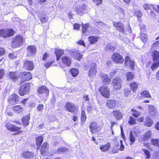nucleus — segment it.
I'll list each match as a JSON object with an SVG mask.
<instances>
[{"label": "nucleus", "instance_id": "obj_1", "mask_svg": "<svg viewBox=\"0 0 159 159\" xmlns=\"http://www.w3.org/2000/svg\"><path fill=\"white\" fill-rule=\"evenodd\" d=\"M122 83V80L120 77H118L113 79L111 84L113 89L117 90L120 89L121 88Z\"/></svg>", "mask_w": 159, "mask_h": 159}, {"label": "nucleus", "instance_id": "obj_2", "mask_svg": "<svg viewBox=\"0 0 159 159\" xmlns=\"http://www.w3.org/2000/svg\"><path fill=\"white\" fill-rule=\"evenodd\" d=\"M19 77L22 80L20 84L22 83L25 81L30 80L32 78L30 72L21 73L19 75Z\"/></svg>", "mask_w": 159, "mask_h": 159}, {"label": "nucleus", "instance_id": "obj_3", "mask_svg": "<svg viewBox=\"0 0 159 159\" xmlns=\"http://www.w3.org/2000/svg\"><path fill=\"white\" fill-rule=\"evenodd\" d=\"M111 59L116 63H122L124 62L122 57L118 53H114L112 55Z\"/></svg>", "mask_w": 159, "mask_h": 159}, {"label": "nucleus", "instance_id": "obj_4", "mask_svg": "<svg viewBox=\"0 0 159 159\" xmlns=\"http://www.w3.org/2000/svg\"><path fill=\"white\" fill-rule=\"evenodd\" d=\"M29 84H26L22 85L19 89V94L21 96H24L29 93Z\"/></svg>", "mask_w": 159, "mask_h": 159}, {"label": "nucleus", "instance_id": "obj_5", "mask_svg": "<svg viewBox=\"0 0 159 159\" xmlns=\"http://www.w3.org/2000/svg\"><path fill=\"white\" fill-rule=\"evenodd\" d=\"M99 91L102 95L104 97L106 98H108L109 97L110 90L106 86L101 87L99 89Z\"/></svg>", "mask_w": 159, "mask_h": 159}, {"label": "nucleus", "instance_id": "obj_6", "mask_svg": "<svg viewBox=\"0 0 159 159\" xmlns=\"http://www.w3.org/2000/svg\"><path fill=\"white\" fill-rule=\"evenodd\" d=\"M23 43V39L20 36H18L15 38L12 43L13 48H16L21 46Z\"/></svg>", "mask_w": 159, "mask_h": 159}, {"label": "nucleus", "instance_id": "obj_7", "mask_svg": "<svg viewBox=\"0 0 159 159\" xmlns=\"http://www.w3.org/2000/svg\"><path fill=\"white\" fill-rule=\"evenodd\" d=\"M91 132L92 133H95L100 131L101 128L95 122H92L89 126Z\"/></svg>", "mask_w": 159, "mask_h": 159}, {"label": "nucleus", "instance_id": "obj_8", "mask_svg": "<svg viewBox=\"0 0 159 159\" xmlns=\"http://www.w3.org/2000/svg\"><path fill=\"white\" fill-rule=\"evenodd\" d=\"M125 66H129L130 68L133 70L134 67L135 62L133 60L130 59L128 56H127L125 59Z\"/></svg>", "mask_w": 159, "mask_h": 159}, {"label": "nucleus", "instance_id": "obj_9", "mask_svg": "<svg viewBox=\"0 0 159 159\" xmlns=\"http://www.w3.org/2000/svg\"><path fill=\"white\" fill-rule=\"evenodd\" d=\"M27 55L30 57L35 54L36 52V48L34 46H29L27 48Z\"/></svg>", "mask_w": 159, "mask_h": 159}, {"label": "nucleus", "instance_id": "obj_10", "mask_svg": "<svg viewBox=\"0 0 159 159\" xmlns=\"http://www.w3.org/2000/svg\"><path fill=\"white\" fill-rule=\"evenodd\" d=\"M3 37L4 38H8L13 36L14 34V30L12 29H3Z\"/></svg>", "mask_w": 159, "mask_h": 159}, {"label": "nucleus", "instance_id": "obj_11", "mask_svg": "<svg viewBox=\"0 0 159 159\" xmlns=\"http://www.w3.org/2000/svg\"><path fill=\"white\" fill-rule=\"evenodd\" d=\"M18 96L16 94L14 93L9 97L8 102L11 104H14L16 103L18 101Z\"/></svg>", "mask_w": 159, "mask_h": 159}, {"label": "nucleus", "instance_id": "obj_12", "mask_svg": "<svg viewBox=\"0 0 159 159\" xmlns=\"http://www.w3.org/2000/svg\"><path fill=\"white\" fill-rule=\"evenodd\" d=\"M6 127L7 129L13 131H20V127L13 125L9 122L6 124Z\"/></svg>", "mask_w": 159, "mask_h": 159}, {"label": "nucleus", "instance_id": "obj_13", "mask_svg": "<svg viewBox=\"0 0 159 159\" xmlns=\"http://www.w3.org/2000/svg\"><path fill=\"white\" fill-rule=\"evenodd\" d=\"M114 26L116 28V30L120 32L124 33L125 30L123 24L120 22H113Z\"/></svg>", "mask_w": 159, "mask_h": 159}, {"label": "nucleus", "instance_id": "obj_14", "mask_svg": "<svg viewBox=\"0 0 159 159\" xmlns=\"http://www.w3.org/2000/svg\"><path fill=\"white\" fill-rule=\"evenodd\" d=\"M139 133V131L138 130H136L132 132L131 131L130 132V136H129V140L130 143L129 144L130 145L132 144L135 141V137L134 135H137Z\"/></svg>", "mask_w": 159, "mask_h": 159}, {"label": "nucleus", "instance_id": "obj_15", "mask_svg": "<svg viewBox=\"0 0 159 159\" xmlns=\"http://www.w3.org/2000/svg\"><path fill=\"white\" fill-rule=\"evenodd\" d=\"M65 107L67 110L71 112H74L77 109L76 107L70 102L66 103L65 105Z\"/></svg>", "mask_w": 159, "mask_h": 159}, {"label": "nucleus", "instance_id": "obj_16", "mask_svg": "<svg viewBox=\"0 0 159 159\" xmlns=\"http://www.w3.org/2000/svg\"><path fill=\"white\" fill-rule=\"evenodd\" d=\"M61 61L63 63L67 66H70L71 63V58L67 56L62 57Z\"/></svg>", "mask_w": 159, "mask_h": 159}, {"label": "nucleus", "instance_id": "obj_17", "mask_svg": "<svg viewBox=\"0 0 159 159\" xmlns=\"http://www.w3.org/2000/svg\"><path fill=\"white\" fill-rule=\"evenodd\" d=\"M106 105L109 108L114 109L116 106V101L113 99H109L107 101Z\"/></svg>", "mask_w": 159, "mask_h": 159}, {"label": "nucleus", "instance_id": "obj_18", "mask_svg": "<svg viewBox=\"0 0 159 159\" xmlns=\"http://www.w3.org/2000/svg\"><path fill=\"white\" fill-rule=\"evenodd\" d=\"M149 113L152 117L157 115V111L155 107L153 105H150L149 107Z\"/></svg>", "mask_w": 159, "mask_h": 159}, {"label": "nucleus", "instance_id": "obj_19", "mask_svg": "<svg viewBox=\"0 0 159 159\" xmlns=\"http://www.w3.org/2000/svg\"><path fill=\"white\" fill-rule=\"evenodd\" d=\"M24 66L26 69L29 70L33 69L34 66L33 61H26L25 62Z\"/></svg>", "mask_w": 159, "mask_h": 159}, {"label": "nucleus", "instance_id": "obj_20", "mask_svg": "<svg viewBox=\"0 0 159 159\" xmlns=\"http://www.w3.org/2000/svg\"><path fill=\"white\" fill-rule=\"evenodd\" d=\"M38 92L40 94H44V96H47L48 94L49 90L45 86H41L38 89Z\"/></svg>", "mask_w": 159, "mask_h": 159}, {"label": "nucleus", "instance_id": "obj_21", "mask_svg": "<svg viewBox=\"0 0 159 159\" xmlns=\"http://www.w3.org/2000/svg\"><path fill=\"white\" fill-rule=\"evenodd\" d=\"M112 114L115 116L116 119L117 120L120 119L123 116V114L121 113L120 111L118 110L113 111Z\"/></svg>", "mask_w": 159, "mask_h": 159}, {"label": "nucleus", "instance_id": "obj_22", "mask_svg": "<svg viewBox=\"0 0 159 159\" xmlns=\"http://www.w3.org/2000/svg\"><path fill=\"white\" fill-rule=\"evenodd\" d=\"M101 80L102 82L106 84H109L111 82V80L108 78L107 75L105 74H102Z\"/></svg>", "mask_w": 159, "mask_h": 159}, {"label": "nucleus", "instance_id": "obj_23", "mask_svg": "<svg viewBox=\"0 0 159 159\" xmlns=\"http://www.w3.org/2000/svg\"><path fill=\"white\" fill-rule=\"evenodd\" d=\"M21 156L26 159L32 158L33 157V154L30 152L24 151L21 154Z\"/></svg>", "mask_w": 159, "mask_h": 159}, {"label": "nucleus", "instance_id": "obj_24", "mask_svg": "<svg viewBox=\"0 0 159 159\" xmlns=\"http://www.w3.org/2000/svg\"><path fill=\"white\" fill-rule=\"evenodd\" d=\"M80 7L81 8V11H79L80 15H82L83 14L87 12L88 10V8L85 4H80Z\"/></svg>", "mask_w": 159, "mask_h": 159}, {"label": "nucleus", "instance_id": "obj_25", "mask_svg": "<svg viewBox=\"0 0 159 159\" xmlns=\"http://www.w3.org/2000/svg\"><path fill=\"white\" fill-rule=\"evenodd\" d=\"M153 123V121L150 118L149 116H148L146 117L145 122V125L146 126L148 127H151L152 126Z\"/></svg>", "mask_w": 159, "mask_h": 159}, {"label": "nucleus", "instance_id": "obj_26", "mask_svg": "<svg viewBox=\"0 0 159 159\" xmlns=\"http://www.w3.org/2000/svg\"><path fill=\"white\" fill-rule=\"evenodd\" d=\"M99 38L96 36H90L88 38V39L90 43L91 44H94L97 42Z\"/></svg>", "mask_w": 159, "mask_h": 159}, {"label": "nucleus", "instance_id": "obj_27", "mask_svg": "<svg viewBox=\"0 0 159 159\" xmlns=\"http://www.w3.org/2000/svg\"><path fill=\"white\" fill-rule=\"evenodd\" d=\"M139 84L137 83L133 82H131L129 85V87L131 89L133 92H135L137 89L138 87Z\"/></svg>", "mask_w": 159, "mask_h": 159}, {"label": "nucleus", "instance_id": "obj_28", "mask_svg": "<svg viewBox=\"0 0 159 159\" xmlns=\"http://www.w3.org/2000/svg\"><path fill=\"white\" fill-rule=\"evenodd\" d=\"M12 109L17 114L20 113L23 110L22 107L19 105H16L13 106Z\"/></svg>", "mask_w": 159, "mask_h": 159}, {"label": "nucleus", "instance_id": "obj_29", "mask_svg": "<svg viewBox=\"0 0 159 159\" xmlns=\"http://www.w3.org/2000/svg\"><path fill=\"white\" fill-rule=\"evenodd\" d=\"M55 53L57 57V60L59 61L61 57L64 54V51L61 50L56 49L55 51Z\"/></svg>", "mask_w": 159, "mask_h": 159}, {"label": "nucleus", "instance_id": "obj_30", "mask_svg": "<svg viewBox=\"0 0 159 159\" xmlns=\"http://www.w3.org/2000/svg\"><path fill=\"white\" fill-rule=\"evenodd\" d=\"M110 147V143H107L106 144L100 145V149L102 152H105L108 150Z\"/></svg>", "mask_w": 159, "mask_h": 159}, {"label": "nucleus", "instance_id": "obj_31", "mask_svg": "<svg viewBox=\"0 0 159 159\" xmlns=\"http://www.w3.org/2000/svg\"><path fill=\"white\" fill-rule=\"evenodd\" d=\"M152 57L154 61H156L159 59V52L155 50L153 51L152 53Z\"/></svg>", "mask_w": 159, "mask_h": 159}, {"label": "nucleus", "instance_id": "obj_32", "mask_svg": "<svg viewBox=\"0 0 159 159\" xmlns=\"http://www.w3.org/2000/svg\"><path fill=\"white\" fill-rule=\"evenodd\" d=\"M48 148V145L47 143H44L43 144L41 149L40 152L42 155H43V153L47 151Z\"/></svg>", "mask_w": 159, "mask_h": 159}, {"label": "nucleus", "instance_id": "obj_33", "mask_svg": "<svg viewBox=\"0 0 159 159\" xmlns=\"http://www.w3.org/2000/svg\"><path fill=\"white\" fill-rule=\"evenodd\" d=\"M73 8L75 9V11L80 15L79 11H81V8L80 7V4L79 2H76L74 4L73 6Z\"/></svg>", "mask_w": 159, "mask_h": 159}, {"label": "nucleus", "instance_id": "obj_34", "mask_svg": "<svg viewBox=\"0 0 159 159\" xmlns=\"http://www.w3.org/2000/svg\"><path fill=\"white\" fill-rule=\"evenodd\" d=\"M143 8L145 10H148L149 9H153L154 10L155 9H157L155 6L152 5H148L147 4L145 3L143 5Z\"/></svg>", "mask_w": 159, "mask_h": 159}, {"label": "nucleus", "instance_id": "obj_35", "mask_svg": "<svg viewBox=\"0 0 159 159\" xmlns=\"http://www.w3.org/2000/svg\"><path fill=\"white\" fill-rule=\"evenodd\" d=\"M30 119V117L27 115L25 116L22 119V121L23 125L25 126H27L29 125V121Z\"/></svg>", "mask_w": 159, "mask_h": 159}, {"label": "nucleus", "instance_id": "obj_36", "mask_svg": "<svg viewBox=\"0 0 159 159\" xmlns=\"http://www.w3.org/2000/svg\"><path fill=\"white\" fill-rule=\"evenodd\" d=\"M70 72L72 75L74 77L77 76L79 73L78 70L76 68L72 69L70 70Z\"/></svg>", "mask_w": 159, "mask_h": 159}, {"label": "nucleus", "instance_id": "obj_37", "mask_svg": "<svg viewBox=\"0 0 159 159\" xmlns=\"http://www.w3.org/2000/svg\"><path fill=\"white\" fill-rule=\"evenodd\" d=\"M126 78L127 81L130 80L134 78V75L131 72H128L126 74Z\"/></svg>", "mask_w": 159, "mask_h": 159}, {"label": "nucleus", "instance_id": "obj_38", "mask_svg": "<svg viewBox=\"0 0 159 159\" xmlns=\"http://www.w3.org/2000/svg\"><path fill=\"white\" fill-rule=\"evenodd\" d=\"M90 27L88 24H85L83 25L82 28V32L83 33L85 34L89 31L88 29Z\"/></svg>", "mask_w": 159, "mask_h": 159}, {"label": "nucleus", "instance_id": "obj_39", "mask_svg": "<svg viewBox=\"0 0 159 159\" xmlns=\"http://www.w3.org/2000/svg\"><path fill=\"white\" fill-rule=\"evenodd\" d=\"M9 75L11 79L14 82L16 81L18 78L16 74V73L11 72Z\"/></svg>", "mask_w": 159, "mask_h": 159}, {"label": "nucleus", "instance_id": "obj_40", "mask_svg": "<svg viewBox=\"0 0 159 159\" xmlns=\"http://www.w3.org/2000/svg\"><path fill=\"white\" fill-rule=\"evenodd\" d=\"M140 38L144 43L147 42L148 40V36L145 33H142L140 35Z\"/></svg>", "mask_w": 159, "mask_h": 159}, {"label": "nucleus", "instance_id": "obj_41", "mask_svg": "<svg viewBox=\"0 0 159 159\" xmlns=\"http://www.w3.org/2000/svg\"><path fill=\"white\" fill-rule=\"evenodd\" d=\"M73 55L74 58L78 60H80L82 57V55L76 52H74Z\"/></svg>", "mask_w": 159, "mask_h": 159}, {"label": "nucleus", "instance_id": "obj_42", "mask_svg": "<svg viewBox=\"0 0 159 159\" xmlns=\"http://www.w3.org/2000/svg\"><path fill=\"white\" fill-rule=\"evenodd\" d=\"M142 151L144 152V155L146 156L145 157L146 159H148L151 158L150 153L148 150L145 149H142Z\"/></svg>", "mask_w": 159, "mask_h": 159}, {"label": "nucleus", "instance_id": "obj_43", "mask_svg": "<svg viewBox=\"0 0 159 159\" xmlns=\"http://www.w3.org/2000/svg\"><path fill=\"white\" fill-rule=\"evenodd\" d=\"M43 140V138L41 136H38L36 139V144L37 145H38L39 147Z\"/></svg>", "mask_w": 159, "mask_h": 159}, {"label": "nucleus", "instance_id": "obj_44", "mask_svg": "<svg viewBox=\"0 0 159 159\" xmlns=\"http://www.w3.org/2000/svg\"><path fill=\"white\" fill-rule=\"evenodd\" d=\"M116 8L119 11L118 13L120 15L121 17H124L125 16V11L124 10L119 6H117Z\"/></svg>", "mask_w": 159, "mask_h": 159}, {"label": "nucleus", "instance_id": "obj_45", "mask_svg": "<svg viewBox=\"0 0 159 159\" xmlns=\"http://www.w3.org/2000/svg\"><path fill=\"white\" fill-rule=\"evenodd\" d=\"M96 72V69H90L89 71V75L91 77H93L95 75Z\"/></svg>", "mask_w": 159, "mask_h": 159}, {"label": "nucleus", "instance_id": "obj_46", "mask_svg": "<svg viewBox=\"0 0 159 159\" xmlns=\"http://www.w3.org/2000/svg\"><path fill=\"white\" fill-rule=\"evenodd\" d=\"M151 135V132L150 131H148L145 134L143 135V140H145L150 138Z\"/></svg>", "mask_w": 159, "mask_h": 159}, {"label": "nucleus", "instance_id": "obj_47", "mask_svg": "<svg viewBox=\"0 0 159 159\" xmlns=\"http://www.w3.org/2000/svg\"><path fill=\"white\" fill-rule=\"evenodd\" d=\"M131 110L132 112L133 116L135 117H138L141 115L140 112H138L134 108L132 109Z\"/></svg>", "mask_w": 159, "mask_h": 159}, {"label": "nucleus", "instance_id": "obj_48", "mask_svg": "<svg viewBox=\"0 0 159 159\" xmlns=\"http://www.w3.org/2000/svg\"><path fill=\"white\" fill-rule=\"evenodd\" d=\"M123 92L124 94L126 97H128L131 93V91L128 88H125Z\"/></svg>", "mask_w": 159, "mask_h": 159}, {"label": "nucleus", "instance_id": "obj_49", "mask_svg": "<svg viewBox=\"0 0 159 159\" xmlns=\"http://www.w3.org/2000/svg\"><path fill=\"white\" fill-rule=\"evenodd\" d=\"M141 95L146 98H150L151 97V95L146 90H144L141 93Z\"/></svg>", "mask_w": 159, "mask_h": 159}, {"label": "nucleus", "instance_id": "obj_50", "mask_svg": "<svg viewBox=\"0 0 159 159\" xmlns=\"http://www.w3.org/2000/svg\"><path fill=\"white\" fill-rule=\"evenodd\" d=\"M129 123L131 125H134L136 123V120L133 117L131 116L129 117V119L128 121Z\"/></svg>", "mask_w": 159, "mask_h": 159}, {"label": "nucleus", "instance_id": "obj_51", "mask_svg": "<svg viewBox=\"0 0 159 159\" xmlns=\"http://www.w3.org/2000/svg\"><path fill=\"white\" fill-rule=\"evenodd\" d=\"M86 119L85 113L84 111L82 110L81 112V121L84 122Z\"/></svg>", "mask_w": 159, "mask_h": 159}, {"label": "nucleus", "instance_id": "obj_52", "mask_svg": "<svg viewBox=\"0 0 159 159\" xmlns=\"http://www.w3.org/2000/svg\"><path fill=\"white\" fill-rule=\"evenodd\" d=\"M151 142L153 145H156L159 147V139H152Z\"/></svg>", "mask_w": 159, "mask_h": 159}, {"label": "nucleus", "instance_id": "obj_53", "mask_svg": "<svg viewBox=\"0 0 159 159\" xmlns=\"http://www.w3.org/2000/svg\"><path fill=\"white\" fill-rule=\"evenodd\" d=\"M67 151V149L64 148H60L57 150V152L60 153Z\"/></svg>", "mask_w": 159, "mask_h": 159}, {"label": "nucleus", "instance_id": "obj_54", "mask_svg": "<svg viewBox=\"0 0 159 159\" xmlns=\"http://www.w3.org/2000/svg\"><path fill=\"white\" fill-rule=\"evenodd\" d=\"M43 107L44 106L43 104H39L37 107V110L40 112H42Z\"/></svg>", "mask_w": 159, "mask_h": 159}, {"label": "nucleus", "instance_id": "obj_55", "mask_svg": "<svg viewBox=\"0 0 159 159\" xmlns=\"http://www.w3.org/2000/svg\"><path fill=\"white\" fill-rule=\"evenodd\" d=\"M106 48L107 49H110L112 50H114L115 49V47L112 46L110 43H109L107 45Z\"/></svg>", "mask_w": 159, "mask_h": 159}, {"label": "nucleus", "instance_id": "obj_56", "mask_svg": "<svg viewBox=\"0 0 159 159\" xmlns=\"http://www.w3.org/2000/svg\"><path fill=\"white\" fill-rule=\"evenodd\" d=\"M93 2L96 5H99L102 2V0H92Z\"/></svg>", "mask_w": 159, "mask_h": 159}, {"label": "nucleus", "instance_id": "obj_57", "mask_svg": "<svg viewBox=\"0 0 159 159\" xmlns=\"http://www.w3.org/2000/svg\"><path fill=\"white\" fill-rule=\"evenodd\" d=\"M136 15L139 17H141L142 16V13L140 11H137L135 13Z\"/></svg>", "mask_w": 159, "mask_h": 159}, {"label": "nucleus", "instance_id": "obj_58", "mask_svg": "<svg viewBox=\"0 0 159 159\" xmlns=\"http://www.w3.org/2000/svg\"><path fill=\"white\" fill-rule=\"evenodd\" d=\"M159 46V41L154 43L152 46V48H155Z\"/></svg>", "mask_w": 159, "mask_h": 159}, {"label": "nucleus", "instance_id": "obj_59", "mask_svg": "<svg viewBox=\"0 0 159 159\" xmlns=\"http://www.w3.org/2000/svg\"><path fill=\"white\" fill-rule=\"evenodd\" d=\"M77 43L80 45H82L84 47L85 46L84 41L82 40H80L77 42Z\"/></svg>", "mask_w": 159, "mask_h": 159}, {"label": "nucleus", "instance_id": "obj_60", "mask_svg": "<svg viewBox=\"0 0 159 159\" xmlns=\"http://www.w3.org/2000/svg\"><path fill=\"white\" fill-rule=\"evenodd\" d=\"M74 28L76 30H79L80 27V25L75 24L74 25Z\"/></svg>", "mask_w": 159, "mask_h": 159}, {"label": "nucleus", "instance_id": "obj_61", "mask_svg": "<svg viewBox=\"0 0 159 159\" xmlns=\"http://www.w3.org/2000/svg\"><path fill=\"white\" fill-rule=\"evenodd\" d=\"M4 70L3 69L0 70V79H1L4 75Z\"/></svg>", "mask_w": 159, "mask_h": 159}, {"label": "nucleus", "instance_id": "obj_62", "mask_svg": "<svg viewBox=\"0 0 159 159\" xmlns=\"http://www.w3.org/2000/svg\"><path fill=\"white\" fill-rule=\"evenodd\" d=\"M9 57L11 59H13L15 58L16 57V56L13 53L9 54Z\"/></svg>", "mask_w": 159, "mask_h": 159}, {"label": "nucleus", "instance_id": "obj_63", "mask_svg": "<svg viewBox=\"0 0 159 159\" xmlns=\"http://www.w3.org/2000/svg\"><path fill=\"white\" fill-rule=\"evenodd\" d=\"M96 65L95 63H92L91 65L90 69H96Z\"/></svg>", "mask_w": 159, "mask_h": 159}, {"label": "nucleus", "instance_id": "obj_64", "mask_svg": "<svg viewBox=\"0 0 159 159\" xmlns=\"http://www.w3.org/2000/svg\"><path fill=\"white\" fill-rule=\"evenodd\" d=\"M5 53L4 49L2 48H0V56L3 55Z\"/></svg>", "mask_w": 159, "mask_h": 159}]
</instances>
